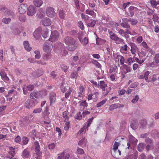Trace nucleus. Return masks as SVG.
<instances>
[{
	"label": "nucleus",
	"instance_id": "1",
	"mask_svg": "<svg viewBox=\"0 0 159 159\" xmlns=\"http://www.w3.org/2000/svg\"><path fill=\"white\" fill-rule=\"evenodd\" d=\"M64 42L66 45L67 48L70 51H74L77 48L76 40L71 37L66 36L64 39Z\"/></svg>",
	"mask_w": 159,
	"mask_h": 159
},
{
	"label": "nucleus",
	"instance_id": "2",
	"mask_svg": "<svg viewBox=\"0 0 159 159\" xmlns=\"http://www.w3.org/2000/svg\"><path fill=\"white\" fill-rule=\"evenodd\" d=\"M35 154L32 159H42V153L40 151V145L38 142L36 141L34 143Z\"/></svg>",
	"mask_w": 159,
	"mask_h": 159
},
{
	"label": "nucleus",
	"instance_id": "3",
	"mask_svg": "<svg viewBox=\"0 0 159 159\" xmlns=\"http://www.w3.org/2000/svg\"><path fill=\"white\" fill-rule=\"evenodd\" d=\"M99 86L102 91V94L104 96L107 95L111 91V88H107V84L104 81L100 82Z\"/></svg>",
	"mask_w": 159,
	"mask_h": 159
},
{
	"label": "nucleus",
	"instance_id": "4",
	"mask_svg": "<svg viewBox=\"0 0 159 159\" xmlns=\"http://www.w3.org/2000/svg\"><path fill=\"white\" fill-rule=\"evenodd\" d=\"M110 35V38L113 41H115L116 43L117 44H119L122 43L124 40L118 37V35L111 31L109 33Z\"/></svg>",
	"mask_w": 159,
	"mask_h": 159
},
{
	"label": "nucleus",
	"instance_id": "5",
	"mask_svg": "<svg viewBox=\"0 0 159 159\" xmlns=\"http://www.w3.org/2000/svg\"><path fill=\"white\" fill-rule=\"evenodd\" d=\"M53 46L51 43L46 42L43 45V49L44 51L47 54L50 53Z\"/></svg>",
	"mask_w": 159,
	"mask_h": 159
},
{
	"label": "nucleus",
	"instance_id": "6",
	"mask_svg": "<svg viewBox=\"0 0 159 159\" xmlns=\"http://www.w3.org/2000/svg\"><path fill=\"white\" fill-rule=\"evenodd\" d=\"M59 36V34L57 31H54L52 32L49 41L52 42H55L57 41Z\"/></svg>",
	"mask_w": 159,
	"mask_h": 159
},
{
	"label": "nucleus",
	"instance_id": "7",
	"mask_svg": "<svg viewBox=\"0 0 159 159\" xmlns=\"http://www.w3.org/2000/svg\"><path fill=\"white\" fill-rule=\"evenodd\" d=\"M46 14L49 17L52 18L55 16L56 13L54 9L51 7H48L46 9Z\"/></svg>",
	"mask_w": 159,
	"mask_h": 159
},
{
	"label": "nucleus",
	"instance_id": "8",
	"mask_svg": "<svg viewBox=\"0 0 159 159\" xmlns=\"http://www.w3.org/2000/svg\"><path fill=\"white\" fill-rule=\"evenodd\" d=\"M37 103V101L36 100H35V102L34 101L32 102L30 99H29L26 101L24 104V106L27 108L30 109L33 107H34Z\"/></svg>",
	"mask_w": 159,
	"mask_h": 159
},
{
	"label": "nucleus",
	"instance_id": "9",
	"mask_svg": "<svg viewBox=\"0 0 159 159\" xmlns=\"http://www.w3.org/2000/svg\"><path fill=\"white\" fill-rule=\"evenodd\" d=\"M56 93L53 92H51L49 94V98L50 105L54 104L56 100Z\"/></svg>",
	"mask_w": 159,
	"mask_h": 159
},
{
	"label": "nucleus",
	"instance_id": "10",
	"mask_svg": "<svg viewBox=\"0 0 159 159\" xmlns=\"http://www.w3.org/2000/svg\"><path fill=\"white\" fill-rule=\"evenodd\" d=\"M129 45L131 47L130 51L131 53L134 55V56H135L136 55V52L139 51V49L136 45L134 43H130Z\"/></svg>",
	"mask_w": 159,
	"mask_h": 159
},
{
	"label": "nucleus",
	"instance_id": "11",
	"mask_svg": "<svg viewBox=\"0 0 159 159\" xmlns=\"http://www.w3.org/2000/svg\"><path fill=\"white\" fill-rule=\"evenodd\" d=\"M36 9V7L34 5H30L27 10V15L29 16H32L35 13Z\"/></svg>",
	"mask_w": 159,
	"mask_h": 159
},
{
	"label": "nucleus",
	"instance_id": "12",
	"mask_svg": "<svg viewBox=\"0 0 159 159\" xmlns=\"http://www.w3.org/2000/svg\"><path fill=\"white\" fill-rule=\"evenodd\" d=\"M122 22L120 23L121 26L123 28H129L130 27V25L128 23L129 22L128 19L124 18H122Z\"/></svg>",
	"mask_w": 159,
	"mask_h": 159
},
{
	"label": "nucleus",
	"instance_id": "13",
	"mask_svg": "<svg viewBox=\"0 0 159 159\" xmlns=\"http://www.w3.org/2000/svg\"><path fill=\"white\" fill-rule=\"evenodd\" d=\"M0 75L2 79L5 82H8L9 81V79L4 70H0Z\"/></svg>",
	"mask_w": 159,
	"mask_h": 159
},
{
	"label": "nucleus",
	"instance_id": "14",
	"mask_svg": "<svg viewBox=\"0 0 159 159\" xmlns=\"http://www.w3.org/2000/svg\"><path fill=\"white\" fill-rule=\"evenodd\" d=\"M41 91H33L30 94V97L32 99L38 98L39 97L41 96Z\"/></svg>",
	"mask_w": 159,
	"mask_h": 159
},
{
	"label": "nucleus",
	"instance_id": "15",
	"mask_svg": "<svg viewBox=\"0 0 159 159\" xmlns=\"http://www.w3.org/2000/svg\"><path fill=\"white\" fill-rule=\"evenodd\" d=\"M52 23L51 20L48 18L45 17L42 20V24L44 26H50Z\"/></svg>",
	"mask_w": 159,
	"mask_h": 159
},
{
	"label": "nucleus",
	"instance_id": "16",
	"mask_svg": "<svg viewBox=\"0 0 159 159\" xmlns=\"http://www.w3.org/2000/svg\"><path fill=\"white\" fill-rule=\"evenodd\" d=\"M41 30L40 28H38L34 32L33 35L36 39H39L40 38Z\"/></svg>",
	"mask_w": 159,
	"mask_h": 159
},
{
	"label": "nucleus",
	"instance_id": "17",
	"mask_svg": "<svg viewBox=\"0 0 159 159\" xmlns=\"http://www.w3.org/2000/svg\"><path fill=\"white\" fill-rule=\"evenodd\" d=\"M9 151L8 152L9 155L7 156V157L10 158L11 159L14 156L15 153V148L12 147H10L9 148Z\"/></svg>",
	"mask_w": 159,
	"mask_h": 159
},
{
	"label": "nucleus",
	"instance_id": "18",
	"mask_svg": "<svg viewBox=\"0 0 159 159\" xmlns=\"http://www.w3.org/2000/svg\"><path fill=\"white\" fill-rule=\"evenodd\" d=\"M111 153L114 157L116 158H119L121 155V152L119 150H112Z\"/></svg>",
	"mask_w": 159,
	"mask_h": 159
},
{
	"label": "nucleus",
	"instance_id": "19",
	"mask_svg": "<svg viewBox=\"0 0 159 159\" xmlns=\"http://www.w3.org/2000/svg\"><path fill=\"white\" fill-rule=\"evenodd\" d=\"M26 9V7L25 4H21L19 6L18 8L19 12L21 14H24L25 13Z\"/></svg>",
	"mask_w": 159,
	"mask_h": 159
},
{
	"label": "nucleus",
	"instance_id": "20",
	"mask_svg": "<svg viewBox=\"0 0 159 159\" xmlns=\"http://www.w3.org/2000/svg\"><path fill=\"white\" fill-rule=\"evenodd\" d=\"M94 118L93 117H92L91 118L87 120V122L84 123V125H85V127L86 128V130H88L89 127L90 126V125L92 123Z\"/></svg>",
	"mask_w": 159,
	"mask_h": 159
},
{
	"label": "nucleus",
	"instance_id": "21",
	"mask_svg": "<svg viewBox=\"0 0 159 159\" xmlns=\"http://www.w3.org/2000/svg\"><path fill=\"white\" fill-rule=\"evenodd\" d=\"M21 156L23 158H29L30 157V155L28 150L27 149H24L22 153Z\"/></svg>",
	"mask_w": 159,
	"mask_h": 159
},
{
	"label": "nucleus",
	"instance_id": "22",
	"mask_svg": "<svg viewBox=\"0 0 159 159\" xmlns=\"http://www.w3.org/2000/svg\"><path fill=\"white\" fill-rule=\"evenodd\" d=\"M79 39L81 43L84 46H86L88 43L89 39L87 37H85L83 39L80 38H79Z\"/></svg>",
	"mask_w": 159,
	"mask_h": 159
},
{
	"label": "nucleus",
	"instance_id": "23",
	"mask_svg": "<svg viewBox=\"0 0 159 159\" xmlns=\"http://www.w3.org/2000/svg\"><path fill=\"white\" fill-rule=\"evenodd\" d=\"M137 9L136 7H135L133 6H131L129 8V16L132 17L134 14V12Z\"/></svg>",
	"mask_w": 159,
	"mask_h": 159
},
{
	"label": "nucleus",
	"instance_id": "24",
	"mask_svg": "<svg viewBox=\"0 0 159 159\" xmlns=\"http://www.w3.org/2000/svg\"><path fill=\"white\" fill-rule=\"evenodd\" d=\"M85 13L93 17H95L96 16V13L94 12V11L89 9L86 10Z\"/></svg>",
	"mask_w": 159,
	"mask_h": 159
},
{
	"label": "nucleus",
	"instance_id": "25",
	"mask_svg": "<svg viewBox=\"0 0 159 159\" xmlns=\"http://www.w3.org/2000/svg\"><path fill=\"white\" fill-rule=\"evenodd\" d=\"M43 73V71L41 70H38L36 72H34L33 75L34 77H38L41 76Z\"/></svg>",
	"mask_w": 159,
	"mask_h": 159
},
{
	"label": "nucleus",
	"instance_id": "26",
	"mask_svg": "<svg viewBox=\"0 0 159 159\" xmlns=\"http://www.w3.org/2000/svg\"><path fill=\"white\" fill-rule=\"evenodd\" d=\"M139 124L140 125V127L142 128L145 127L147 124V122L146 119H143L140 120Z\"/></svg>",
	"mask_w": 159,
	"mask_h": 159
},
{
	"label": "nucleus",
	"instance_id": "27",
	"mask_svg": "<svg viewBox=\"0 0 159 159\" xmlns=\"http://www.w3.org/2000/svg\"><path fill=\"white\" fill-rule=\"evenodd\" d=\"M84 91V88L83 86H81L79 88V90L77 95V97H80L82 96Z\"/></svg>",
	"mask_w": 159,
	"mask_h": 159
},
{
	"label": "nucleus",
	"instance_id": "28",
	"mask_svg": "<svg viewBox=\"0 0 159 159\" xmlns=\"http://www.w3.org/2000/svg\"><path fill=\"white\" fill-rule=\"evenodd\" d=\"M34 3L36 6L39 7L43 4V2L42 0H34Z\"/></svg>",
	"mask_w": 159,
	"mask_h": 159
},
{
	"label": "nucleus",
	"instance_id": "29",
	"mask_svg": "<svg viewBox=\"0 0 159 159\" xmlns=\"http://www.w3.org/2000/svg\"><path fill=\"white\" fill-rule=\"evenodd\" d=\"M23 44L26 50L29 51L31 50L32 49L31 47L30 46V44L28 41H25L24 42Z\"/></svg>",
	"mask_w": 159,
	"mask_h": 159
},
{
	"label": "nucleus",
	"instance_id": "30",
	"mask_svg": "<svg viewBox=\"0 0 159 159\" xmlns=\"http://www.w3.org/2000/svg\"><path fill=\"white\" fill-rule=\"evenodd\" d=\"M130 126L132 129H136L138 126L137 121L136 120H133L132 121L131 123L130 124Z\"/></svg>",
	"mask_w": 159,
	"mask_h": 159
},
{
	"label": "nucleus",
	"instance_id": "31",
	"mask_svg": "<svg viewBox=\"0 0 159 159\" xmlns=\"http://www.w3.org/2000/svg\"><path fill=\"white\" fill-rule=\"evenodd\" d=\"M87 142V139L85 138H83L80 140L78 142V144L80 146L84 145L85 146H86Z\"/></svg>",
	"mask_w": 159,
	"mask_h": 159
},
{
	"label": "nucleus",
	"instance_id": "32",
	"mask_svg": "<svg viewBox=\"0 0 159 159\" xmlns=\"http://www.w3.org/2000/svg\"><path fill=\"white\" fill-rule=\"evenodd\" d=\"M48 30L47 28L44 29L42 32V36L44 38L48 37Z\"/></svg>",
	"mask_w": 159,
	"mask_h": 159
},
{
	"label": "nucleus",
	"instance_id": "33",
	"mask_svg": "<svg viewBox=\"0 0 159 159\" xmlns=\"http://www.w3.org/2000/svg\"><path fill=\"white\" fill-rule=\"evenodd\" d=\"M69 112L68 111H66L63 112L62 113L63 117L65 119L64 121H66V120H68L69 118V117L68 116Z\"/></svg>",
	"mask_w": 159,
	"mask_h": 159
},
{
	"label": "nucleus",
	"instance_id": "34",
	"mask_svg": "<svg viewBox=\"0 0 159 159\" xmlns=\"http://www.w3.org/2000/svg\"><path fill=\"white\" fill-rule=\"evenodd\" d=\"M48 119L47 120H44L43 121L44 124L47 125H43V126L45 127L46 128L50 127H51V120H50L48 117Z\"/></svg>",
	"mask_w": 159,
	"mask_h": 159
},
{
	"label": "nucleus",
	"instance_id": "35",
	"mask_svg": "<svg viewBox=\"0 0 159 159\" xmlns=\"http://www.w3.org/2000/svg\"><path fill=\"white\" fill-rule=\"evenodd\" d=\"M116 59L119 60H120V63L121 65H123L125 62V59L124 57L120 55H117Z\"/></svg>",
	"mask_w": 159,
	"mask_h": 159
},
{
	"label": "nucleus",
	"instance_id": "36",
	"mask_svg": "<svg viewBox=\"0 0 159 159\" xmlns=\"http://www.w3.org/2000/svg\"><path fill=\"white\" fill-rule=\"evenodd\" d=\"M43 11V9L42 8H40L39 9L38 11L39 12H38L37 14V16L39 18H42L44 16V14L41 13V12Z\"/></svg>",
	"mask_w": 159,
	"mask_h": 159
},
{
	"label": "nucleus",
	"instance_id": "37",
	"mask_svg": "<svg viewBox=\"0 0 159 159\" xmlns=\"http://www.w3.org/2000/svg\"><path fill=\"white\" fill-rule=\"evenodd\" d=\"M51 55L50 53L45 54L43 55V59L46 61H47L51 59Z\"/></svg>",
	"mask_w": 159,
	"mask_h": 159
},
{
	"label": "nucleus",
	"instance_id": "38",
	"mask_svg": "<svg viewBox=\"0 0 159 159\" xmlns=\"http://www.w3.org/2000/svg\"><path fill=\"white\" fill-rule=\"evenodd\" d=\"M107 101V99H105L104 100H102L101 102H98L96 104V107H101L102 105L104 104Z\"/></svg>",
	"mask_w": 159,
	"mask_h": 159
},
{
	"label": "nucleus",
	"instance_id": "39",
	"mask_svg": "<svg viewBox=\"0 0 159 159\" xmlns=\"http://www.w3.org/2000/svg\"><path fill=\"white\" fill-rule=\"evenodd\" d=\"M128 48H129V47L126 44H124L123 46L121 47V49L120 51H124L125 52V53H127V51L128 50Z\"/></svg>",
	"mask_w": 159,
	"mask_h": 159
},
{
	"label": "nucleus",
	"instance_id": "40",
	"mask_svg": "<svg viewBox=\"0 0 159 159\" xmlns=\"http://www.w3.org/2000/svg\"><path fill=\"white\" fill-rule=\"evenodd\" d=\"M144 144L143 143H140L138 146V150L139 152L142 151L144 148Z\"/></svg>",
	"mask_w": 159,
	"mask_h": 159
},
{
	"label": "nucleus",
	"instance_id": "41",
	"mask_svg": "<svg viewBox=\"0 0 159 159\" xmlns=\"http://www.w3.org/2000/svg\"><path fill=\"white\" fill-rule=\"evenodd\" d=\"M118 107V104H111L109 107V109L110 111H112L114 109H116Z\"/></svg>",
	"mask_w": 159,
	"mask_h": 159
},
{
	"label": "nucleus",
	"instance_id": "42",
	"mask_svg": "<svg viewBox=\"0 0 159 159\" xmlns=\"http://www.w3.org/2000/svg\"><path fill=\"white\" fill-rule=\"evenodd\" d=\"M65 122L66 123L64 127V129L66 131H67L68 130L69 128L70 127V125L69 121H66H66Z\"/></svg>",
	"mask_w": 159,
	"mask_h": 159
},
{
	"label": "nucleus",
	"instance_id": "43",
	"mask_svg": "<svg viewBox=\"0 0 159 159\" xmlns=\"http://www.w3.org/2000/svg\"><path fill=\"white\" fill-rule=\"evenodd\" d=\"M90 22L87 23L88 26V27H93L96 24V21L94 20L90 19Z\"/></svg>",
	"mask_w": 159,
	"mask_h": 159
},
{
	"label": "nucleus",
	"instance_id": "44",
	"mask_svg": "<svg viewBox=\"0 0 159 159\" xmlns=\"http://www.w3.org/2000/svg\"><path fill=\"white\" fill-rule=\"evenodd\" d=\"M29 141V139L27 137H23L22 139V142L23 145H25L27 144Z\"/></svg>",
	"mask_w": 159,
	"mask_h": 159
},
{
	"label": "nucleus",
	"instance_id": "45",
	"mask_svg": "<svg viewBox=\"0 0 159 159\" xmlns=\"http://www.w3.org/2000/svg\"><path fill=\"white\" fill-rule=\"evenodd\" d=\"M154 60L155 63L157 64H159V53H157L155 54L154 58Z\"/></svg>",
	"mask_w": 159,
	"mask_h": 159
},
{
	"label": "nucleus",
	"instance_id": "46",
	"mask_svg": "<svg viewBox=\"0 0 159 159\" xmlns=\"http://www.w3.org/2000/svg\"><path fill=\"white\" fill-rule=\"evenodd\" d=\"M35 54V57L36 59H39L41 57V55L40 51L39 50L35 51L34 52Z\"/></svg>",
	"mask_w": 159,
	"mask_h": 159
},
{
	"label": "nucleus",
	"instance_id": "47",
	"mask_svg": "<svg viewBox=\"0 0 159 159\" xmlns=\"http://www.w3.org/2000/svg\"><path fill=\"white\" fill-rule=\"evenodd\" d=\"M78 76V72L76 71H75L72 73L70 75V78L72 79H77V77Z\"/></svg>",
	"mask_w": 159,
	"mask_h": 159
},
{
	"label": "nucleus",
	"instance_id": "48",
	"mask_svg": "<svg viewBox=\"0 0 159 159\" xmlns=\"http://www.w3.org/2000/svg\"><path fill=\"white\" fill-rule=\"evenodd\" d=\"M11 19L10 18H4L2 20V22L5 24H7L11 21Z\"/></svg>",
	"mask_w": 159,
	"mask_h": 159
},
{
	"label": "nucleus",
	"instance_id": "49",
	"mask_svg": "<svg viewBox=\"0 0 159 159\" xmlns=\"http://www.w3.org/2000/svg\"><path fill=\"white\" fill-rule=\"evenodd\" d=\"M77 153L80 155H82L84 153V152L83 149L79 148V147L77 148Z\"/></svg>",
	"mask_w": 159,
	"mask_h": 159
},
{
	"label": "nucleus",
	"instance_id": "50",
	"mask_svg": "<svg viewBox=\"0 0 159 159\" xmlns=\"http://www.w3.org/2000/svg\"><path fill=\"white\" fill-rule=\"evenodd\" d=\"M129 22H130L131 24L133 25H136L138 23V21L137 20L133 19H128Z\"/></svg>",
	"mask_w": 159,
	"mask_h": 159
},
{
	"label": "nucleus",
	"instance_id": "51",
	"mask_svg": "<svg viewBox=\"0 0 159 159\" xmlns=\"http://www.w3.org/2000/svg\"><path fill=\"white\" fill-rule=\"evenodd\" d=\"M137 156L135 154L130 155L125 159H137Z\"/></svg>",
	"mask_w": 159,
	"mask_h": 159
},
{
	"label": "nucleus",
	"instance_id": "52",
	"mask_svg": "<svg viewBox=\"0 0 159 159\" xmlns=\"http://www.w3.org/2000/svg\"><path fill=\"white\" fill-rule=\"evenodd\" d=\"M134 57L135 56H134L133 58L130 57L127 59V63L129 65H131V63H133L134 62Z\"/></svg>",
	"mask_w": 159,
	"mask_h": 159
},
{
	"label": "nucleus",
	"instance_id": "53",
	"mask_svg": "<svg viewBox=\"0 0 159 159\" xmlns=\"http://www.w3.org/2000/svg\"><path fill=\"white\" fill-rule=\"evenodd\" d=\"M80 106H83L84 108L88 106V103H87L86 100L80 101Z\"/></svg>",
	"mask_w": 159,
	"mask_h": 159
},
{
	"label": "nucleus",
	"instance_id": "54",
	"mask_svg": "<svg viewBox=\"0 0 159 159\" xmlns=\"http://www.w3.org/2000/svg\"><path fill=\"white\" fill-rule=\"evenodd\" d=\"M93 99L94 101H96L98 99V95H99V92H95L93 94Z\"/></svg>",
	"mask_w": 159,
	"mask_h": 159
},
{
	"label": "nucleus",
	"instance_id": "55",
	"mask_svg": "<svg viewBox=\"0 0 159 159\" xmlns=\"http://www.w3.org/2000/svg\"><path fill=\"white\" fill-rule=\"evenodd\" d=\"M120 143H119L115 142L113 146L112 150H118V147L120 145Z\"/></svg>",
	"mask_w": 159,
	"mask_h": 159
},
{
	"label": "nucleus",
	"instance_id": "56",
	"mask_svg": "<svg viewBox=\"0 0 159 159\" xmlns=\"http://www.w3.org/2000/svg\"><path fill=\"white\" fill-rule=\"evenodd\" d=\"M59 14L61 18L63 19L64 18L65 13L63 10H60L59 11Z\"/></svg>",
	"mask_w": 159,
	"mask_h": 159
},
{
	"label": "nucleus",
	"instance_id": "57",
	"mask_svg": "<svg viewBox=\"0 0 159 159\" xmlns=\"http://www.w3.org/2000/svg\"><path fill=\"white\" fill-rule=\"evenodd\" d=\"M150 73V72H149V71H146L144 74V78L146 80V81H147L148 82H149L148 81V76L149 75V74Z\"/></svg>",
	"mask_w": 159,
	"mask_h": 159
},
{
	"label": "nucleus",
	"instance_id": "58",
	"mask_svg": "<svg viewBox=\"0 0 159 159\" xmlns=\"http://www.w3.org/2000/svg\"><path fill=\"white\" fill-rule=\"evenodd\" d=\"M65 154V152L63 151V152L60 153L57 155V159H63Z\"/></svg>",
	"mask_w": 159,
	"mask_h": 159
},
{
	"label": "nucleus",
	"instance_id": "59",
	"mask_svg": "<svg viewBox=\"0 0 159 159\" xmlns=\"http://www.w3.org/2000/svg\"><path fill=\"white\" fill-rule=\"evenodd\" d=\"M19 19L20 21L24 22L26 20V17L23 15H20L19 16Z\"/></svg>",
	"mask_w": 159,
	"mask_h": 159
},
{
	"label": "nucleus",
	"instance_id": "60",
	"mask_svg": "<svg viewBox=\"0 0 159 159\" xmlns=\"http://www.w3.org/2000/svg\"><path fill=\"white\" fill-rule=\"evenodd\" d=\"M104 42V40L101 38H97L96 39V43L97 44H101Z\"/></svg>",
	"mask_w": 159,
	"mask_h": 159
},
{
	"label": "nucleus",
	"instance_id": "61",
	"mask_svg": "<svg viewBox=\"0 0 159 159\" xmlns=\"http://www.w3.org/2000/svg\"><path fill=\"white\" fill-rule=\"evenodd\" d=\"M60 87L61 91L63 93H64L67 90L66 87L63 84H61Z\"/></svg>",
	"mask_w": 159,
	"mask_h": 159
},
{
	"label": "nucleus",
	"instance_id": "62",
	"mask_svg": "<svg viewBox=\"0 0 159 159\" xmlns=\"http://www.w3.org/2000/svg\"><path fill=\"white\" fill-rule=\"evenodd\" d=\"M136 41L138 43H140L143 41V37L141 36H137L136 37Z\"/></svg>",
	"mask_w": 159,
	"mask_h": 159
},
{
	"label": "nucleus",
	"instance_id": "63",
	"mask_svg": "<svg viewBox=\"0 0 159 159\" xmlns=\"http://www.w3.org/2000/svg\"><path fill=\"white\" fill-rule=\"evenodd\" d=\"M34 86L33 85L30 84L27 86L26 87L27 90L31 91L34 89Z\"/></svg>",
	"mask_w": 159,
	"mask_h": 159
},
{
	"label": "nucleus",
	"instance_id": "64",
	"mask_svg": "<svg viewBox=\"0 0 159 159\" xmlns=\"http://www.w3.org/2000/svg\"><path fill=\"white\" fill-rule=\"evenodd\" d=\"M139 99V96L137 95H136L134 98L132 100L131 102L133 103H135L138 101Z\"/></svg>",
	"mask_w": 159,
	"mask_h": 159
}]
</instances>
